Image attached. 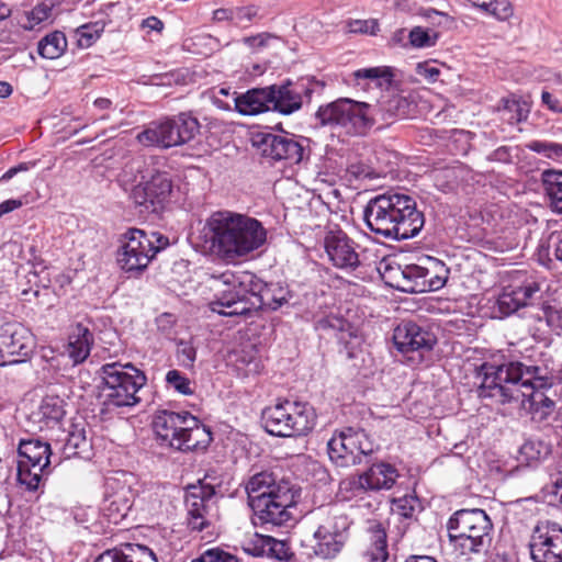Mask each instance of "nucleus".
I'll return each instance as SVG.
<instances>
[{
	"mask_svg": "<svg viewBox=\"0 0 562 562\" xmlns=\"http://www.w3.org/2000/svg\"><path fill=\"white\" fill-rule=\"evenodd\" d=\"M187 436L184 438V445L181 451L206 449L212 441L211 430L206 426L200 424L198 418L191 414L187 416Z\"/></svg>",
	"mask_w": 562,
	"mask_h": 562,
	"instance_id": "32",
	"label": "nucleus"
},
{
	"mask_svg": "<svg viewBox=\"0 0 562 562\" xmlns=\"http://www.w3.org/2000/svg\"><path fill=\"white\" fill-rule=\"evenodd\" d=\"M316 412L306 402L283 401L262 411L261 420L266 431L277 437H301L310 434L316 425Z\"/></svg>",
	"mask_w": 562,
	"mask_h": 562,
	"instance_id": "7",
	"label": "nucleus"
},
{
	"mask_svg": "<svg viewBox=\"0 0 562 562\" xmlns=\"http://www.w3.org/2000/svg\"><path fill=\"white\" fill-rule=\"evenodd\" d=\"M394 510L403 517H412L417 506V498L405 495L393 501Z\"/></svg>",
	"mask_w": 562,
	"mask_h": 562,
	"instance_id": "56",
	"label": "nucleus"
},
{
	"mask_svg": "<svg viewBox=\"0 0 562 562\" xmlns=\"http://www.w3.org/2000/svg\"><path fill=\"white\" fill-rule=\"evenodd\" d=\"M273 89L271 86L255 88L235 99V108L241 115H257L272 110Z\"/></svg>",
	"mask_w": 562,
	"mask_h": 562,
	"instance_id": "24",
	"label": "nucleus"
},
{
	"mask_svg": "<svg viewBox=\"0 0 562 562\" xmlns=\"http://www.w3.org/2000/svg\"><path fill=\"white\" fill-rule=\"evenodd\" d=\"M392 77L391 68L386 66L361 68L349 76L347 83L359 91L368 92L371 89L387 88Z\"/></svg>",
	"mask_w": 562,
	"mask_h": 562,
	"instance_id": "23",
	"label": "nucleus"
},
{
	"mask_svg": "<svg viewBox=\"0 0 562 562\" xmlns=\"http://www.w3.org/2000/svg\"><path fill=\"white\" fill-rule=\"evenodd\" d=\"M204 229L211 252L225 261L245 257L267 240V231L257 218L232 211L214 212Z\"/></svg>",
	"mask_w": 562,
	"mask_h": 562,
	"instance_id": "3",
	"label": "nucleus"
},
{
	"mask_svg": "<svg viewBox=\"0 0 562 562\" xmlns=\"http://www.w3.org/2000/svg\"><path fill=\"white\" fill-rule=\"evenodd\" d=\"M167 246L168 238L161 234H147L138 228H130L122 235L116 256L117 265L126 273L137 274Z\"/></svg>",
	"mask_w": 562,
	"mask_h": 562,
	"instance_id": "9",
	"label": "nucleus"
},
{
	"mask_svg": "<svg viewBox=\"0 0 562 562\" xmlns=\"http://www.w3.org/2000/svg\"><path fill=\"white\" fill-rule=\"evenodd\" d=\"M408 38L412 46L417 48H424L434 46L436 44L438 35L435 32L430 34L427 30L420 26H416L413 30H411Z\"/></svg>",
	"mask_w": 562,
	"mask_h": 562,
	"instance_id": "49",
	"label": "nucleus"
},
{
	"mask_svg": "<svg viewBox=\"0 0 562 562\" xmlns=\"http://www.w3.org/2000/svg\"><path fill=\"white\" fill-rule=\"evenodd\" d=\"M94 562H157V559L146 546L127 543L121 550L103 552Z\"/></svg>",
	"mask_w": 562,
	"mask_h": 562,
	"instance_id": "27",
	"label": "nucleus"
},
{
	"mask_svg": "<svg viewBox=\"0 0 562 562\" xmlns=\"http://www.w3.org/2000/svg\"><path fill=\"white\" fill-rule=\"evenodd\" d=\"M359 245L340 228L329 229L324 237V248L334 267L348 272L361 265Z\"/></svg>",
	"mask_w": 562,
	"mask_h": 562,
	"instance_id": "18",
	"label": "nucleus"
},
{
	"mask_svg": "<svg viewBox=\"0 0 562 562\" xmlns=\"http://www.w3.org/2000/svg\"><path fill=\"white\" fill-rule=\"evenodd\" d=\"M527 148L546 158L562 162V144L547 140H532L527 145Z\"/></svg>",
	"mask_w": 562,
	"mask_h": 562,
	"instance_id": "46",
	"label": "nucleus"
},
{
	"mask_svg": "<svg viewBox=\"0 0 562 562\" xmlns=\"http://www.w3.org/2000/svg\"><path fill=\"white\" fill-rule=\"evenodd\" d=\"M271 37L272 36L268 33H260L257 35L245 37L244 42L251 48H259L266 46Z\"/></svg>",
	"mask_w": 562,
	"mask_h": 562,
	"instance_id": "63",
	"label": "nucleus"
},
{
	"mask_svg": "<svg viewBox=\"0 0 562 562\" xmlns=\"http://www.w3.org/2000/svg\"><path fill=\"white\" fill-rule=\"evenodd\" d=\"M52 16V7L41 3L31 11L24 13V18L19 22L24 30L31 31Z\"/></svg>",
	"mask_w": 562,
	"mask_h": 562,
	"instance_id": "43",
	"label": "nucleus"
},
{
	"mask_svg": "<svg viewBox=\"0 0 562 562\" xmlns=\"http://www.w3.org/2000/svg\"><path fill=\"white\" fill-rule=\"evenodd\" d=\"M340 485L344 490L351 492L353 496L373 492L366 471L344 480Z\"/></svg>",
	"mask_w": 562,
	"mask_h": 562,
	"instance_id": "48",
	"label": "nucleus"
},
{
	"mask_svg": "<svg viewBox=\"0 0 562 562\" xmlns=\"http://www.w3.org/2000/svg\"><path fill=\"white\" fill-rule=\"evenodd\" d=\"M367 227L384 238L404 240L415 237L424 227V214L415 200L398 192H386L370 199L363 210Z\"/></svg>",
	"mask_w": 562,
	"mask_h": 562,
	"instance_id": "4",
	"label": "nucleus"
},
{
	"mask_svg": "<svg viewBox=\"0 0 562 562\" xmlns=\"http://www.w3.org/2000/svg\"><path fill=\"white\" fill-rule=\"evenodd\" d=\"M379 272L384 279L385 283L390 286L397 289L402 292H405V274L404 267H401L397 263H391L387 261H382L379 267Z\"/></svg>",
	"mask_w": 562,
	"mask_h": 562,
	"instance_id": "41",
	"label": "nucleus"
},
{
	"mask_svg": "<svg viewBox=\"0 0 562 562\" xmlns=\"http://www.w3.org/2000/svg\"><path fill=\"white\" fill-rule=\"evenodd\" d=\"M200 124L188 113L154 121L137 134V140L144 146L170 148L190 142L199 132Z\"/></svg>",
	"mask_w": 562,
	"mask_h": 562,
	"instance_id": "11",
	"label": "nucleus"
},
{
	"mask_svg": "<svg viewBox=\"0 0 562 562\" xmlns=\"http://www.w3.org/2000/svg\"><path fill=\"white\" fill-rule=\"evenodd\" d=\"M131 198L135 206L138 209L139 214H158L165 207V203L162 201H159L158 204L155 203L156 199L154 198V193L148 181L135 186L132 190Z\"/></svg>",
	"mask_w": 562,
	"mask_h": 562,
	"instance_id": "33",
	"label": "nucleus"
},
{
	"mask_svg": "<svg viewBox=\"0 0 562 562\" xmlns=\"http://www.w3.org/2000/svg\"><path fill=\"white\" fill-rule=\"evenodd\" d=\"M416 72L428 82H436L439 80L441 70L435 64L426 61L417 64Z\"/></svg>",
	"mask_w": 562,
	"mask_h": 562,
	"instance_id": "58",
	"label": "nucleus"
},
{
	"mask_svg": "<svg viewBox=\"0 0 562 562\" xmlns=\"http://www.w3.org/2000/svg\"><path fill=\"white\" fill-rule=\"evenodd\" d=\"M67 48V40L64 33L55 31L43 37L37 45L38 54L46 59L60 57Z\"/></svg>",
	"mask_w": 562,
	"mask_h": 562,
	"instance_id": "37",
	"label": "nucleus"
},
{
	"mask_svg": "<svg viewBox=\"0 0 562 562\" xmlns=\"http://www.w3.org/2000/svg\"><path fill=\"white\" fill-rule=\"evenodd\" d=\"M4 360L5 366L24 362L35 349V337L20 323L5 322Z\"/></svg>",
	"mask_w": 562,
	"mask_h": 562,
	"instance_id": "19",
	"label": "nucleus"
},
{
	"mask_svg": "<svg viewBox=\"0 0 562 562\" xmlns=\"http://www.w3.org/2000/svg\"><path fill=\"white\" fill-rule=\"evenodd\" d=\"M187 429L184 424L176 426L175 431L170 434L171 436H168V439H166L162 446L181 451L183 449Z\"/></svg>",
	"mask_w": 562,
	"mask_h": 562,
	"instance_id": "57",
	"label": "nucleus"
},
{
	"mask_svg": "<svg viewBox=\"0 0 562 562\" xmlns=\"http://www.w3.org/2000/svg\"><path fill=\"white\" fill-rule=\"evenodd\" d=\"M529 548L535 562H562V528L549 520L538 522Z\"/></svg>",
	"mask_w": 562,
	"mask_h": 562,
	"instance_id": "16",
	"label": "nucleus"
},
{
	"mask_svg": "<svg viewBox=\"0 0 562 562\" xmlns=\"http://www.w3.org/2000/svg\"><path fill=\"white\" fill-rule=\"evenodd\" d=\"M189 412H170V411H159L156 413L153 420V429L157 436V439L160 446L164 445L168 436L175 431V427L184 424L188 425L187 416H189Z\"/></svg>",
	"mask_w": 562,
	"mask_h": 562,
	"instance_id": "31",
	"label": "nucleus"
},
{
	"mask_svg": "<svg viewBox=\"0 0 562 562\" xmlns=\"http://www.w3.org/2000/svg\"><path fill=\"white\" fill-rule=\"evenodd\" d=\"M542 178L552 210L562 214V171L547 170L542 173Z\"/></svg>",
	"mask_w": 562,
	"mask_h": 562,
	"instance_id": "36",
	"label": "nucleus"
},
{
	"mask_svg": "<svg viewBox=\"0 0 562 562\" xmlns=\"http://www.w3.org/2000/svg\"><path fill=\"white\" fill-rule=\"evenodd\" d=\"M387 557L386 533L378 525L371 530L370 544L362 553V562H385Z\"/></svg>",
	"mask_w": 562,
	"mask_h": 562,
	"instance_id": "35",
	"label": "nucleus"
},
{
	"mask_svg": "<svg viewBox=\"0 0 562 562\" xmlns=\"http://www.w3.org/2000/svg\"><path fill=\"white\" fill-rule=\"evenodd\" d=\"M64 401L57 395L45 396L38 406L32 411L30 418L37 424L38 429L50 428L65 416Z\"/></svg>",
	"mask_w": 562,
	"mask_h": 562,
	"instance_id": "25",
	"label": "nucleus"
},
{
	"mask_svg": "<svg viewBox=\"0 0 562 562\" xmlns=\"http://www.w3.org/2000/svg\"><path fill=\"white\" fill-rule=\"evenodd\" d=\"M278 492L279 494L274 497L261 498V501L250 505L256 525L283 526L293 519L292 508L295 507L301 496V488L278 490Z\"/></svg>",
	"mask_w": 562,
	"mask_h": 562,
	"instance_id": "13",
	"label": "nucleus"
},
{
	"mask_svg": "<svg viewBox=\"0 0 562 562\" xmlns=\"http://www.w3.org/2000/svg\"><path fill=\"white\" fill-rule=\"evenodd\" d=\"M18 453L20 460L25 464L32 465L40 472H44L50 463V445L38 439L22 440L19 445Z\"/></svg>",
	"mask_w": 562,
	"mask_h": 562,
	"instance_id": "26",
	"label": "nucleus"
},
{
	"mask_svg": "<svg viewBox=\"0 0 562 562\" xmlns=\"http://www.w3.org/2000/svg\"><path fill=\"white\" fill-rule=\"evenodd\" d=\"M209 284L214 292L210 307L224 316L245 315L263 307L278 310L288 302L282 288L267 284L249 271L211 274Z\"/></svg>",
	"mask_w": 562,
	"mask_h": 562,
	"instance_id": "2",
	"label": "nucleus"
},
{
	"mask_svg": "<svg viewBox=\"0 0 562 562\" xmlns=\"http://www.w3.org/2000/svg\"><path fill=\"white\" fill-rule=\"evenodd\" d=\"M103 27L98 23L85 24L77 29L78 43L82 47H89L92 43L99 38Z\"/></svg>",
	"mask_w": 562,
	"mask_h": 562,
	"instance_id": "53",
	"label": "nucleus"
},
{
	"mask_svg": "<svg viewBox=\"0 0 562 562\" xmlns=\"http://www.w3.org/2000/svg\"><path fill=\"white\" fill-rule=\"evenodd\" d=\"M541 102L546 105L551 112L562 114V104L558 98L551 94L548 91H542L541 93Z\"/></svg>",
	"mask_w": 562,
	"mask_h": 562,
	"instance_id": "62",
	"label": "nucleus"
},
{
	"mask_svg": "<svg viewBox=\"0 0 562 562\" xmlns=\"http://www.w3.org/2000/svg\"><path fill=\"white\" fill-rule=\"evenodd\" d=\"M395 347L402 353L430 351L437 344L436 335L413 322L400 324L393 334Z\"/></svg>",
	"mask_w": 562,
	"mask_h": 562,
	"instance_id": "20",
	"label": "nucleus"
},
{
	"mask_svg": "<svg viewBox=\"0 0 562 562\" xmlns=\"http://www.w3.org/2000/svg\"><path fill=\"white\" fill-rule=\"evenodd\" d=\"M92 344V333L82 324H77L67 345V353L75 364L83 362L89 357Z\"/></svg>",
	"mask_w": 562,
	"mask_h": 562,
	"instance_id": "28",
	"label": "nucleus"
},
{
	"mask_svg": "<svg viewBox=\"0 0 562 562\" xmlns=\"http://www.w3.org/2000/svg\"><path fill=\"white\" fill-rule=\"evenodd\" d=\"M254 145L260 154L272 161H286L289 165L300 164L305 156L302 142L289 135L259 133L254 137Z\"/></svg>",
	"mask_w": 562,
	"mask_h": 562,
	"instance_id": "15",
	"label": "nucleus"
},
{
	"mask_svg": "<svg viewBox=\"0 0 562 562\" xmlns=\"http://www.w3.org/2000/svg\"><path fill=\"white\" fill-rule=\"evenodd\" d=\"M133 505V496L130 487H121L105 498L103 510L110 520L119 522L126 517Z\"/></svg>",
	"mask_w": 562,
	"mask_h": 562,
	"instance_id": "30",
	"label": "nucleus"
},
{
	"mask_svg": "<svg viewBox=\"0 0 562 562\" xmlns=\"http://www.w3.org/2000/svg\"><path fill=\"white\" fill-rule=\"evenodd\" d=\"M424 262L428 267L425 292L441 289L446 284L448 270L440 260L431 257H427Z\"/></svg>",
	"mask_w": 562,
	"mask_h": 562,
	"instance_id": "39",
	"label": "nucleus"
},
{
	"mask_svg": "<svg viewBox=\"0 0 562 562\" xmlns=\"http://www.w3.org/2000/svg\"><path fill=\"white\" fill-rule=\"evenodd\" d=\"M269 551L272 557L280 561L289 560L291 555L289 547L285 544V542L279 540H272Z\"/></svg>",
	"mask_w": 562,
	"mask_h": 562,
	"instance_id": "61",
	"label": "nucleus"
},
{
	"mask_svg": "<svg viewBox=\"0 0 562 562\" xmlns=\"http://www.w3.org/2000/svg\"><path fill=\"white\" fill-rule=\"evenodd\" d=\"M488 159L492 161L509 162L512 160L510 148L506 146L498 147L490 154Z\"/></svg>",
	"mask_w": 562,
	"mask_h": 562,
	"instance_id": "64",
	"label": "nucleus"
},
{
	"mask_svg": "<svg viewBox=\"0 0 562 562\" xmlns=\"http://www.w3.org/2000/svg\"><path fill=\"white\" fill-rule=\"evenodd\" d=\"M539 290L540 286L536 281H527L519 286L505 288L496 301L501 316H509L520 307L528 305Z\"/></svg>",
	"mask_w": 562,
	"mask_h": 562,
	"instance_id": "22",
	"label": "nucleus"
},
{
	"mask_svg": "<svg viewBox=\"0 0 562 562\" xmlns=\"http://www.w3.org/2000/svg\"><path fill=\"white\" fill-rule=\"evenodd\" d=\"M315 115L323 126L340 127L348 135L362 136L375 124L376 105L339 98L321 105Z\"/></svg>",
	"mask_w": 562,
	"mask_h": 562,
	"instance_id": "8",
	"label": "nucleus"
},
{
	"mask_svg": "<svg viewBox=\"0 0 562 562\" xmlns=\"http://www.w3.org/2000/svg\"><path fill=\"white\" fill-rule=\"evenodd\" d=\"M66 448L74 454L85 457L90 449V442L85 436L83 429L72 431L66 442Z\"/></svg>",
	"mask_w": 562,
	"mask_h": 562,
	"instance_id": "50",
	"label": "nucleus"
},
{
	"mask_svg": "<svg viewBox=\"0 0 562 562\" xmlns=\"http://www.w3.org/2000/svg\"><path fill=\"white\" fill-rule=\"evenodd\" d=\"M317 527L313 533L314 553L322 559L335 558L349 538L351 520L337 507H323L314 513Z\"/></svg>",
	"mask_w": 562,
	"mask_h": 562,
	"instance_id": "10",
	"label": "nucleus"
},
{
	"mask_svg": "<svg viewBox=\"0 0 562 562\" xmlns=\"http://www.w3.org/2000/svg\"><path fill=\"white\" fill-rule=\"evenodd\" d=\"M148 183L156 199L155 203L158 204L159 201H162L166 204L172 191L170 177L165 172H157L151 176Z\"/></svg>",
	"mask_w": 562,
	"mask_h": 562,
	"instance_id": "42",
	"label": "nucleus"
},
{
	"mask_svg": "<svg viewBox=\"0 0 562 562\" xmlns=\"http://www.w3.org/2000/svg\"><path fill=\"white\" fill-rule=\"evenodd\" d=\"M513 7L508 0H496L493 2L490 14L499 21H506L513 15Z\"/></svg>",
	"mask_w": 562,
	"mask_h": 562,
	"instance_id": "59",
	"label": "nucleus"
},
{
	"mask_svg": "<svg viewBox=\"0 0 562 562\" xmlns=\"http://www.w3.org/2000/svg\"><path fill=\"white\" fill-rule=\"evenodd\" d=\"M544 371L518 361L503 364L484 362L477 370V378L481 379L479 394L499 404L520 403L532 420L541 423L554 409V402L543 392L552 386Z\"/></svg>",
	"mask_w": 562,
	"mask_h": 562,
	"instance_id": "1",
	"label": "nucleus"
},
{
	"mask_svg": "<svg viewBox=\"0 0 562 562\" xmlns=\"http://www.w3.org/2000/svg\"><path fill=\"white\" fill-rule=\"evenodd\" d=\"M192 562H238V559L221 548H212L204 551L199 558L193 559Z\"/></svg>",
	"mask_w": 562,
	"mask_h": 562,
	"instance_id": "54",
	"label": "nucleus"
},
{
	"mask_svg": "<svg viewBox=\"0 0 562 562\" xmlns=\"http://www.w3.org/2000/svg\"><path fill=\"white\" fill-rule=\"evenodd\" d=\"M102 396L108 407H131L140 402L138 392L146 385V374L131 362L104 363L100 370Z\"/></svg>",
	"mask_w": 562,
	"mask_h": 562,
	"instance_id": "5",
	"label": "nucleus"
},
{
	"mask_svg": "<svg viewBox=\"0 0 562 562\" xmlns=\"http://www.w3.org/2000/svg\"><path fill=\"white\" fill-rule=\"evenodd\" d=\"M408 106L409 103L405 98L393 94L387 100L383 101L379 109L376 108V114L381 112L384 120L405 117L408 114Z\"/></svg>",
	"mask_w": 562,
	"mask_h": 562,
	"instance_id": "40",
	"label": "nucleus"
},
{
	"mask_svg": "<svg viewBox=\"0 0 562 562\" xmlns=\"http://www.w3.org/2000/svg\"><path fill=\"white\" fill-rule=\"evenodd\" d=\"M498 112L503 121L514 125L528 119L530 104L519 99L503 98L498 105Z\"/></svg>",
	"mask_w": 562,
	"mask_h": 562,
	"instance_id": "34",
	"label": "nucleus"
},
{
	"mask_svg": "<svg viewBox=\"0 0 562 562\" xmlns=\"http://www.w3.org/2000/svg\"><path fill=\"white\" fill-rule=\"evenodd\" d=\"M546 319L547 325L552 330H560L562 329V310H557L552 306H546L543 308V316Z\"/></svg>",
	"mask_w": 562,
	"mask_h": 562,
	"instance_id": "60",
	"label": "nucleus"
},
{
	"mask_svg": "<svg viewBox=\"0 0 562 562\" xmlns=\"http://www.w3.org/2000/svg\"><path fill=\"white\" fill-rule=\"evenodd\" d=\"M205 475L200 486H191L186 495L187 524L191 530L203 531L212 522V497L215 486Z\"/></svg>",
	"mask_w": 562,
	"mask_h": 562,
	"instance_id": "14",
	"label": "nucleus"
},
{
	"mask_svg": "<svg viewBox=\"0 0 562 562\" xmlns=\"http://www.w3.org/2000/svg\"><path fill=\"white\" fill-rule=\"evenodd\" d=\"M259 19H262V14H260V9L254 4L231 10V20L238 26H247Z\"/></svg>",
	"mask_w": 562,
	"mask_h": 562,
	"instance_id": "47",
	"label": "nucleus"
},
{
	"mask_svg": "<svg viewBox=\"0 0 562 562\" xmlns=\"http://www.w3.org/2000/svg\"><path fill=\"white\" fill-rule=\"evenodd\" d=\"M317 85L318 82L311 78H302L295 82L288 80L281 85H272V111L283 115H290L299 111L304 102L311 101Z\"/></svg>",
	"mask_w": 562,
	"mask_h": 562,
	"instance_id": "17",
	"label": "nucleus"
},
{
	"mask_svg": "<svg viewBox=\"0 0 562 562\" xmlns=\"http://www.w3.org/2000/svg\"><path fill=\"white\" fill-rule=\"evenodd\" d=\"M297 487L285 479H278L272 472L263 471L249 477L245 484L248 505H254L261 498H271L279 494L278 490H293Z\"/></svg>",
	"mask_w": 562,
	"mask_h": 562,
	"instance_id": "21",
	"label": "nucleus"
},
{
	"mask_svg": "<svg viewBox=\"0 0 562 562\" xmlns=\"http://www.w3.org/2000/svg\"><path fill=\"white\" fill-rule=\"evenodd\" d=\"M177 358L184 368H192L196 358V350L191 341L180 340L177 346Z\"/></svg>",
	"mask_w": 562,
	"mask_h": 562,
	"instance_id": "55",
	"label": "nucleus"
},
{
	"mask_svg": "<svg viewBox=\"0 0 562 562\" xmlns=\"http://www.w3.org/2000/svg\"><path fill=\"white\" fill-rule=\"evenodd\" d=\"M315 326L321 330L333 329L337 331H346L349 329L350 324L339 315L329 314L317 319Z\"/></svg>",
	"mask_w": 562,
	"mask_h": 562,
	"instance_id": "52",
	"label": "nucleus"
},
{
	"mask_svg": "<svg viewBox=\"0 0 562 562\" xmlns=\"http://www.w3.org/2000/svg\"><path fill=\"white\" fill-rule=\"evenodd\" d=\"M42 473L37 469H33L32 465L18 462L16 481L30 492H35L38 488Z\"/></svg>",
	"mask_w": 562,
	"mask_h": 562,
	"instance_id": "44",
	"label": "nucleus"
},
{
	"mask_svg": "<svg viewBox=\"0 0 562 562\" xmlns=\"http://www.w3.org/2000/svg\"><path fill=\"white\" fill-rule=\"evenodd\" d=\"M403 274L405 277L406 293H424L426 289V279L428 273L427 263H412L404 266Z\"/></svg>",
	"mask_w": 562,
	"mask_h": 562,
	"instance_id": "38",
	"label": "nucleus"
},
{
	"mask_svg": "<svg viewBox=\"0 0 562 562\" xmlns=\"http://www.w3.org/2000/svg\"><path fill=\"white\" fill-rule=\"evenodd\" d=\"M166 382L182 395H191L193 393L190 380L178 370L168 371Z\"/></svg>",
	"mask_w": 562,
	"mask_h": 562,
	"instance_id": "51",
	"label": "nucleus"
},
{
	"mask_svg": "<svg viewBox=\"0 0 562 562\" xmlns=\"http://www.w3.org/2000/svg\"><path fill=\"white\" fill-rule=\"evenodd\" d=\"M366 473L374 492L392 488L400 477L397 469L384 461L372 463Z\"/></svg>",
	"mask_w": 562,
	"mask_h": 562,
	"instance_id": "29",
	"label": "nucleus"
},
{
	"mask_svg": "<svg viewBox=\"0 0 562 562\" xmlns=\"http://www.w3.org/2000/svg\"><path fill=\"white\" fill-rule=\"evenodd\" d=\"M493 524L483 509H461L448 521L449 539L462 555L485 552L492 541Z\"/></svg>",
	"mask_w": 562,
	"mask_h": 562,
	"instance_id": "6",
	"label": "nucleus"
},
{
	"mask_svg": "<svg viewBox=\"0 0 562 562\" xmlns=\"http://www.w3.org/2000/svg\"><path fill=\"white\" fill-rule=\"evenodd\" d=\"M376 450L378 445L364 430L351 427L334 434L327 442L330 461L341 468L370 463Z\"/></svg>",
	"mask_w": 562,
	"mask_h": 562,
	"instance_id": "12",
	"label": "nucleus"
},
{
	"mask_svg": "<svg viewBox=\"0 0 562 562\" xmlns=\"http://www.w3.org/2000/svg\"><path fill=\"white\" fill-rule=\"evenodd\" d=\"M520 454L527 462H537L550 454V447L541 440H527L520 448Z\"/></svg>",
	"mask_w": 562,
	"mask_h": 562,
	"instance_id": "45",
	"label": "nucleus"
}]
</instances>
